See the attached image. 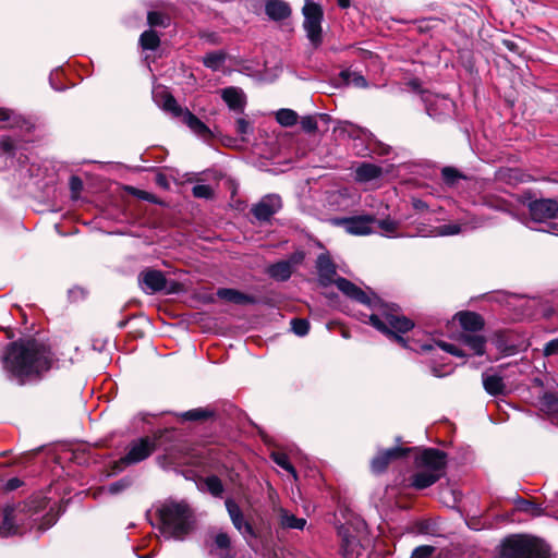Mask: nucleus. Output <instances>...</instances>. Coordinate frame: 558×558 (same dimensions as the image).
<instances>
[{"mask_svg":"<svg viewBox=\"0 0 558 558\" xmlns=\"http://www.w3.org/2000/svg\"><path fill=\"white\" fill-rule=\"evenodd\" d=\"M182 433L175 427L156 429L150 436L155 451L161 449L167 454H171L174 451L178 445L182 442Z\"/></svg>","mask_w":558,"mask_h":558,"instance_id":"13","label":"nucleus"},{"mask_svg":"<svg viewBox=\"0 0 558 558\" xmlns=\"http://www.w3.org/2000/svg\"><path fill=\"white\" fill-rule=\"evenodd\" d=\"M159 531L175 539H184L194 527L193 511L185 502L169 501L156 510Z\"/></svg>","mask_w":558,"mask_h":558,"instance_id":"3","label":"nucleus"},{"mask_svg":"<svg viewBox=\"0 0 558 558\" xmlns=\"http://www.w3.org/2000/svg\"><path fill=\"white\" fill-rule=\"evenodd\" d=\"M0 148L9 157H14L15 154H16L15 141L12 137L8 136V135L1 136V138H0Z\"/></svg>","mask_w":558,"mask_h":558,"instance_id":"49","label":"nucleus"},{"mask_svg":"<svg viewBox=\"0 0 558 558\" xmlns=\"http://www.w3.org/2000/svg\"><path fill=\"white\" fill-rule=\"evenodd\" d=\"M125 191L131 194L132 196H135L136 198L138 199H142V201H147L151 204H159V199L157 198L156 195L147 192V191H144V190H140V189H136L134 186H125Z\"/></svg>","mask_w":558,"mask_h":558,"instance_id":"43","label":"nucleus"},{"mask_svg":"<svg viewBox=\"0 0 558 558\" xmlns=\"http://www.w3.org/2000/svg\"><path fill=\"white\" fill-rule=\"evenodd\" d=\"M303 15V29L306 33V37L314 49L322 46L324 41L323 21H324V9L322 4L314 0H304L302 7Z\"/></svg>","mask_w":558,"mask_h":558,"instance_id":"6","label":"nucleus"},{"mask_svg":"<svg viewBox=\"0 0 558 558\" xmlns=\"http://www.w3.org/2000/svg\"><path fill=\"white\" fill-rule=\"evenodd\" d=\"M292 272L289 263L283 259L269 265L267 268L269 277L281 282L289 280Z\"/></svg>","mask_w":558,"mask_h":558,"instance_id":"30","label":"nucleus"},{"mask_svg":"<svg viewBox=\"0 0 558 558\" xmlns=\"http://www.w3.org/2000/svg\"><path fill=\"white\" fill-rule=\"evenodd\" d=\"M498 558H556V555L542 538L512 534L502 539Z\"/></svg>","mask_w":558,"mask_h":558,"instance_id":"4","label":"nucleus"},{"mask_svg":"<svg viewBox=\"0 0 558 558\" xmlns=\"http://www.w3.org/2000/svg\"><path fill=\"white\" fill-rule=\"evenodd\" d=\"M539 401L548 412L558 414V392L545 391Z\"/></svg>","mask_w":558,"mask_h":558,"instance_id":"40","label":"nucleus"},{"mask_svg":"<svg viewBox=\"0 0 558 558\" xmlns=\"http://www.w3.org/2000/svg\"><path fill=\"white\" fill-rule=\"evenodd\" d=\"M291 329L292 331L300 337H304L310 331V322L306 318L295 317L291 319Z\"/></svg>","mask_w":558,"mask_h":558,"instance_id":"45","label":"nucleus"},{"mask_svg":"<svg viewBox=\"0 0 558 558\" xmlns=\"http://www.w3.org/2000/svg\"><path fill=\"white\" fill-rule=\"evenodd\" d=\"M24 501L25 504H29L27 505L29 508V515H34L43 511L48 504L47 498L41 496H33Z\"/></svg>","mask_w":558,"mask_h":558,"instance_id":"42","label":"nucleus"},{"mask_svg":"<svg viewBox=\"0 0 558 558\" xmlns=\"http://www.w3.org/2000/svg\"><path fill=\"white\" fill-rule=\"evenodd\" d=\"M378 226L381 230H384L387 233H395L399 227L397 221L391 220L389 218L379 220Z\"/></svg>","mask_w":558,"mask_h":558,"instance_id":"57","label":"nucleus"},{"mask_svg":"<svg viewBox=\"0 0 558 558\" xmlns=\"http://www.w3.org/2000/svg\"><path fill=\"white\" fill-rule=\"evenodd\" d=\"M155 452L150 436L133 439L128 447V452L110 465L111 474L122 472L126 466L137 464L148 459Z\"/></svg>","mask_w":558,"mask_h":558,"instance_id":"7","label":"nucleus"},{"mask_svg":"<svg viewBox=\"0 0 558 558\" xmlns=\"http://www.w3.org/2000/svg\"><path fill=\"white\" fill-rule=\"evenodd\" d=\"M216 294L219 299L236 305H254L259 303L258 298L255 295L232 288H219Z\"/></svg>","mask_w":558,"mask_h":558,"instance_id":"21","label":"nucleus"},{"mask_svg":"<svg viewBox=\"0 0 558 558\" xmlns=\"http://www.w3.org/2000/svg\"><path fill=\"white\" fill-rule=\"evenodd\" d=\"M192 194L196 198L210 199L214 197V190L207 184H197L192 187Z\"/></svg>","mask_w":558,"mask_h":558,"instance_id":"48","label":"nucleus"},{"mask_svg":"<svg viewBox=\"0 0 558 558\" xmlns=\"http://www.w3.org/2000/svg\"><path fill=\"white\" fill-rule=\"evenodd\" d=\"M352 83L356 86V87H366L367 86V81L366 78L361 75V74H357V73H353L352 74Z\"/></svg>","mask_w":558,"mask_h":558,"instance_id":"63","label":"nucleus"},{"mask_svg":"<svg viewBox=\"0 0 558 558\" xmlns=\"http://www.w3.org/2000/svg\"><path fill=\"white\" fill-rule=\"evenodd\" d=\"M0 360L8 378L20 386L41 381L48 372L59 368V359L51 345L34 337L5 344Z\"/></svg>","mask_w":558,"mask_h":558,"instance_id":"1","label":"nucleus"},{"mask_svg":"<svg viewBox=\"0 0 558 558\" xmlns=\"http://www.w3.org/2000/svg\"><path fill=\"white\" fill-rule=\"evenodd\" d=\"M383 174V169L374 163L363 162L355 170V179L359 182H368L378 179Z\"/></svg>","mask_w":558,"mask_h":558,"instance_id":"29","label":"nucleus"},{"mask_svg":"<svg viewBox=\"0 0 558 558\" xmlns=\"http://www.w3.org/2000/svg\"><path fill=\"white\" fill-rule=\"evenodd\" d=\"M462 228L458 223H447L435 228L434 234L437 236L456 235L461 232Z\"/></svg>","mask_w":558,"mask_h":558,"instance_id":"46","label":"nucleus"},{"mask_svg":"<svg viewBox=\"0 0 558 558\" xmlns=\"http://www.w3.org/2000/svg\"><path fill=\"white\" fill-rule=\"evenodd\" d=\"M306 524V520L298 518L294 514L289 513L287 510H280V525L283 529H295L303 530Z\"/></svg>","mask_w":558,"mask_h":558,"instance_id":"34","label":"nucleus"},{"mask_svg":"<svg viewBox=\"0 0 558 558\" xmlns=\"http://www.w3.org/2000/svg\"><path fill=\"white\" fill-rule=\"evenodd\" d=\"M376 221L373 215H361L343 217L337 220V225L342 226L345 231L353 235H367L373 232L372 225Z\"/></svg>","mask_w":558,"mask_h":558,"instance_id":"16","label":"nucleus"},{"mask_svg":"<svg viewBox=\"0 0 558 558\" xmlns=\"http://www.w3.org/2000/svg\"><path fill=\"white\" fill-rule=\"evenodd\" d=\"M147 24L149 26V29H154L155 27L167 28L171 24V17L168 13H165L162 11H148Z\"/></svg>","mask_w":558,"mask_h":558,"instance_id":"32","label":"nucleus"},{"mask_svg":"<svg viewBox=\"0 0 558 558\" xmlns=\"http://www.w3.org/2000/svg\"><path fill=\"white\" fill-rule=\"evenodd\" d=\"M318 283L322 287L331 286L337 279V266L328 253H320L316 259Z\"/></svg>","mask_w":558,"mask_h":558,"instance_id":"17","label":"nucleus"},{"mask_svg":"<svg viewBox=\"0 0 558 558\" xmlns=\"http://www.w3.org/2000/svg\"><path fill=\"white\" fill-rule=\"evenodd\" d=\"M227 59V53L222 50L211 51L204 56L203 64L213 71L219 70Z\"/></svg>","mask_w":558,"mask_h":558,"instance_id":"35","label":"nucleus"},{"mask_svg":"<svg viewBox=\"0 0 558 558\" xmlns=\"http://www.w3.org/2000/svg\"><path fill=\"white\" fill-rule=\"evenodd\" d=\"M137 281L142 290L153 294L167 288L168 280L161 270L150 267L144 268L137 276Z\"/></svg>","mask_w":558,"mask_h":558,"instance_id":"14","label":"nucleus"},{"mask_svg":"<svg viewBox=\"0 0 558 558\" xmlns=\"http://www.w3.org/2000/svg\"><path fill=\"white\" fill-rule=\"evenodd\" d=\"M253 131H254V128H253L251 121H248L247 119L238 118L235 120V132H236V134H239L241 136V140L243 142L246 141L245 135L252 134Z\"/></svg>","mask_w":558,"mask_h":558,"instance_id":"44","label":"nucleus"},{"mask_svg":"<svg viewBox=\"0 0 558 558\" xmlns=\"http://www.w3.org/2000/svg\"><path fill=\"white\" fill-rule=\"evenodd\" d=\"M282 208V199L279 195L269 194L264 196L251 208L252 215L259 222L270 221L271 217Z\"/></svg>","mask_w":558,"mask_h":558,"instance_id":"15","label":"nucleus"},{"mask_svg":"<svg viewBox=\"0 0 558 558\" xmlns=\"http://www.w3.org/2000/svg\"><path fill=\"white\" fill-rule=\"evenodd\" d=\"M69 186L72 193V197L76 198L80 193L83 191V181L77 175H71L69 181Z\"/></svg>","mask_w":558,"mask_h":558,"instance_id":"54","label":"nucleus"},{"mask_svg":"<svg viewBox=\"0 0 558 558\" xmlns=\"http://www.w3.org/2000/svg\"><path fill=\"white\" fill-rule=\"evenodd\" d=\"M340 538V553L343 558H357L364 549L366 538V524L363 521L347 522L338 527Z\"/></svg>","mask_w":558,"mask_h":558,"instance_id":"5","label":"nucleus"},{"mask_svg":"<svg viewBox=\"0 0 558 558\" xmlns=\"http://www.w3.org/2000/svg\"><path fill=\"white\" fill-rule=\"evenodd\" d=\"M207 490L214 497H221L225 492L223 484L217 475H209L204 480Z\"/></svg>","mask_w":558,"mask_h":558,"instance_id":"39","label":"nucleus"},{"mask_svg":"<svg viewBox=\"0 0 558 558\" xmlns=\"http://www.w3.org/2000/svg\"><path fill=\"white\" fill-rule=\"evenodd\" d=\"M173 415L181 422H196L206 423L208 421H216L218 412L211 407L195 408L184 412H177Z\"/></svg>","mask_w":558,"mask_h":558,"instance_id":"18","label":"nucleus"},{"mask_svg":"<svg viewBox=\"0 0 558 558\" xmlns=\"http://www.w3.org/2000/svg\"><path fill=\"white\" fill-rule=\"evenodd\" d=\"M332 284H336L345 296L379 313L369 315L371 326L400 347L412 349L409 339L403 335L411 331L415 327V323L401 313V307L397 303L384 301L369 288V293H367L343 277H337Z\"/></svg>","mask_w":558,"mask_h":558,"instance_id":"2","label":"nucleus"},{"mask_svg":"<svg viewBox=\"0 0 558 558\" xmlns=\"http://www.w3.org/2000/svg\"><path fill=\"white\" fill-rule=\"evenodd\" d=\"M414 450H416V447H393L385 450H378V452L371 460V472L375 475L383 474L387 471L389 464L392 461L408 457Z\"/></svg>","mask_w":558,"mask_h":558,"instance_id":"11","label":"nucleus"},{"mask_svg":"<svg viewBox=\"0 0 558 558\" xmlns=\"http://www.w3.org/2000/svg\"><path fill=\"white\" fill-rule=\"evenodd\" d=\"M459 340L472 350L475 355L482 356L486 352V338L484 336L461 333Z\"/></svg>","mask_w":558,"mask_h":558,"instance_id":"28","label":"nucleus"},{"mask_svg":"<svg viewBox=\"0 0 558 558\" xmlns=\"http://www.w3.org/2000/svg\"><path fill=\"white\" fill-rule=\"evenodd\" d=\"M23 485V481L19 477H12L4 485L5 492H13Z\"/></svg>","mask_w":558,"mask_h":558,"instance_id":"59","label":"nucleus"},{"mask_svg":"<svg viewBox=\"0 0 558 558\" xmlns=\"http://www.w3.org/2000/svg\"><path fill=\"white\" fill-rule=\"evenodd\" d=\"M181 121L194 134H196L204 141H210L214 138L213 131L201 119H198L192 111H190V110L185 111V114L182 117Z\"/></svg>","mask_w":558,"mask_h":558,"instance_id":"24","label":"nucleus"},{"mask_svg":"<svg viewBox=\"0 0 558 558\" xmlns=\"http://www.w3.org/2000/svg\"><path fill=\"white\" fill-rule=\"evenodd\" d=\"M408 86L415 93L423 94L425 90L422 87V82L418 78H412L409 81Z\"/></svg>","mask_w":558,"mask_h":558,"instance_id":"62","label":"nucleus"},{"mask_svg":"<svg viewBox=\"0 0 558 558\" xmlns=\"http://www.w3.org/2000/svg\"><path fill=\"white\" fill-rule=\"evenodd\" d=\"M160 44V36L155 29H146L140 35L138 45L145 51H156Z\"/></svg>","mask_w":558,"mask_h":558,"instance_id":"31","label":"nucleus"},{"mask_svg":"<svg viewBox=\"0 0 558 558\" xmlns=\"http://www.w3.org/2000/svg\"><path fill=\"white\" fill-rule=\"evenodd\" d=\"M226 509L230 517V520L235 527L244 537L250 536L251 538H259L260 532L253 524L250 519H246L240 506L231 498H228L225 502Z\"/></svg>","mask_w":558,"mask_h":558,"instance_id":"12","label":"nucleus"},{"mask_svg":"<svg viewBox=\"0 0 558 558\" xmlns=\"http://www.w3.org/2000/svg\"><path fill=\"white\" fill-rule=\"evenodd\" d=\"M453 319L459 323L462 330L469 333L481 331L485 327L484 317L472 311H460L454 314Z\"/></svg>","mask_w":558,"mask_h":558,"instance_id":"19","label":"nucleus"},{"mask_svg":"<svg viewBox=\"0 0 558 558\" xmlns=\"http://www.w3.org/2000/svg\"><path fill=\"white\" fill-rule=\"evenodd\" d=\"M58 521V514L54 513L52 511V509L47 512L43 518H41V521L38 525V530L40 532H45L47 531L48 529H50L52 525L56 524V522Z\"/></svg>","mask_w":558,"mask_h":558,"instance_id":"50","label":"nucleus"},{"mask_svg":"<svg viewBox=\"0 0 558 558\" xmlns=\"http://www.w3.org/2000/svg\"><path fill=\"white\" fill-rule=\"evenodd\" d=\"M265 14L272 22H282L292 15V8L284 0H265Z\"/></svg>","mask_w":558,"mask_h":558,"instance_id":"20","label":"nucleus"},{"mask_svg":"<svg viewBox=\"0 0 558 558\" xmlns=\"http://www.w3.org/2000/svg\"><path fill=\"white\" fill-rule=\"evenodd\" d=\"M300 123L305 133L314 134L318 131L317 121L313 116L303 117Z\"/></svg>","mask_w":558,"mask_h":558,"instance_id":"52","label":"nucleus"},{"mask_svg":"<svg viewBox=\"0 0 558 558\" xmlns=\"http://www.w3.org/2000/svg\"><path fill=\"white\" fill-rule=\"evenodd\" d=\"M523 204L526 206L531 219L535 222H544L558 216V202L555 198L534 199L532 194L529 193Z\"/></svg>","mask_w":558,"mask_h":558,"instance_id":"9","label":"nucleus"},{"mask_svg":"<svg viewBox=\"0 0 558 558\" xmlns=\"http://www.w3.org/2000/svg\"><path fill=\"white\" fill-rule=\"evenodd\" d=\"M515 509L521 512H526L532 514L533 517H539L544 514V510L539 504H536L533 500H529L518 496L514 500Z\"/></svg>","mask_w":558,"mask_h":558,"instance_id":"33","label":"nucleus"},{"mask_svg":"<svg viewBox=\"0 0 558 558\" xmlns=\"http://www.w3.org/2000/svg\"><path fill=\"white\" fill-rule=\"evenodd\" d=\"M132 484H133L132 478L130 476H124V477L120 478L119 481L111 483L108 486V492L111 495H117V494L128 489L129 487H131Z\"/></svg>","mask_w":558,"mask_h":558,"instance_id":"47","label":"nucleus"},{"mask_svg":"<svg viewBox=\"0 0 558 558\" xmlns=\"http://www.w3.org/2000/svg\"><path fill=\"white\" fill-rule=\"evenodd\" d=\"M487 205L490 208L497 209L499 211H505V213H508L510 210V206H511V204L508 201L500 198V197H497V198L488 202Z\"/></svg>","mask_w":558,"mask_h":558,"instance_id":"55","label":"nucleus"},{"mask_svg":"<svg viewBox=\"0 0 558 558\" xmlns=\"http://www.w3.org/2000/svg\"><path fill=\"white\" fill-rule=\"evenodd\" d=\"M418 453L415 456L414 463L417 468H425L429 472L444 474L447 468L448 456L445 451L428 447L424 449L416 448Z\"/></svg>","mask_w":558,"mask_h":558,"instance_id":"10","label":"nucleus"},{"mask_svg":"<svg viewBox=\"0 0 558 558\" xmlns=\"http://www.w3.org/2000/svg\"><path fill=\"white\" fill-rule=\"evenodd\" d=\"M412 206L418 213L426 211L428 209L427 203L421 198H412Z\"/></svg>","mask_w":558,"mask_h":558,"instance_id":"60","label":"nucleus"},{"mask_svg":"<svg viewBox=\"0 0 558 558\" xmlns=\"http://www.w3.org/2000/svg\"><path fill=\"white\" fill-rule=\"evenodd\" d=\"M501 45L506 47L510 52L518 57H522L524 53V49L521 47V45L513 39L510 38H504L501 40Z\"/></svg>","mask_w":558,"mask_h":558,"instance_id":"53","label":"nucleus"},{"mask_svg":"<svg viewBox=\"0 0 558 558\" xmlns=\"http://www.w3.org/2000/svg\"><path fill=\"white\" fill-rule=\"evenodd\" d=\"M436 548L432 545H420L412 551V558H430Z\"/></svg>","mask_w":558,"mask_h":558,"instance_id":"51","label":"nucleus"},{"mask_svg":"<svg viewBox=\"0 0 558 558\" xmlns=\"http://www.w3.org/2000/svg\"><path fill=\"white\" fill-rule=\"evenodd\" d=\"M298 119V113L292 109H280L276 113L277 122L284 128L293 126L294 124H296Z\"/></svg>","mask_w":558,"mask_h":558,"instance_id":"38","label":"nucleus"},{"mask_svg":"<svg viewBox=\"0 0 558 558\" xmlns=\"http://www.w3.org/2000/svg\"><path fill=\"white\" fill-rule=\"evenodd\" d=\"M436 345L439 347L442 351H445L451 355H453V353L456 352V347H457L452 343H449V342H446L442 340L437 341Z\"/></svg>","mask_w":558,"mask_h":558,"instance_id":"61","label":"nucleus"},{"mask_svg":"<svg viewBox=\"0 0 558 558\" xmlns=\"http://www.w3.org/2000/svg\"><path fill=\"white\" fill-rule=\"evenodd\" d=\"M305 253L301 250H298L293 252L288 259H283L284 262H288L290 265V268L293 270L294 266L301 265L304 262Z\"/></svg>","mask_w":558,"mask_h":558,"instance_id":"56","label":"nucleus"},{"mask_svg":"<svg viewBox=\"0 0 558 558\" xmlns=\"http://www.w3.org/2000/svg\"><path fill=\"white\" fill-rule=\"evenodd\" d=\"M155 182L158 186L160 187H163V189H168L169 187V181H168V178L166 177V174L159 172L156 178H155Z\"/></svg>","mask_w":558,"mask_h":558,"instance_id":"64","label":"nucleus"},{"mask_svg":"<svg viewBox=\"0 0 558 558\" xmlns=\"http://www.w3.org/2000/svg\"><path fill=\"white\" fill-rule=\"evenodd\" d=\"M482 381L485 391L493 397L505 396L507 393V386L500 375L483 373Z\"/></svg>","mask_w":558,"mask_h":558,"instance_id":"25","label":"nucleus"},{"mask_svg":"<svg viewBox=\"0 0 558 558\" xmlns=\"http://www.w3.org/2000/svg\"><path fill=\"white\" fill-rule=\"evenodd\" d=\"M466 179L468 177L454 167L447 166L441 169V180L449 187L454 186L459 180Z\"/></svg>","mask_w":558,"mask_h":558,"instance_id":"36","label":"nucleus"},{"mask_svg":"<svg viewBox=\"0 0 558 558\" xmlns=\"http://www.w3.org/2000/svg\"><path fill=\"white\" fill-rule=\"evenodd\" d=\"M441 477V473L429 471L417 472L411 476V486L417 490L430 487Z\"/></svg>","mask_w":558,"mask_h":558,"instance_id":"27","label":"nucleus"},{"mask_svg":"<svg viewBox=\"0 0 558 558\" xmlns=\"http://www.w3.org/2000/svg\"><path fill=\"white\" fill-rule=\"evenodd\" d=\"M271 459L274 462L282 468L284 471L291 473L294 477L296 476V470L291 463L289 457L283 452H272Z\"/></svg>","mask_w":558,"mask_h":558,"instance_id":"41","label":"nucleus"},{"mask_svg":"<svg viewBox=\"0 0 558 558\" xmlns=\"http://www.w3.org/2000/svg\"><path fill=\"white\" fill-rule=\"evenodd\" d=\"M162 109L171 112L175 118H181L185 114V111H187V108H182L174 96L170 93H166L162 97Z\"/></svg>","mask_w":558,"mask_h":558,"instance_id":"37","label":"nucleus"},{"mask_svg":"<svg viewBox=\"0 0 558 558\" xmlns=\"http://www.w3.org/2000/svg\"><path fill=\"white\" fill-rule=\"evenodd\" d=\"M543 353L545 356H550V355L557 354L558 353V338H555V339L548 341L543 349Z\"/></svg>","mask_w":558,"mask_h":558,"instance_id":"58","label":"nucleus"},{"mask_svg":"<svg viewBox=\"0 0 558 558\" xmlns=\"http://www.w3.org/2000/svg\"><path fill=\"white\" fill-rule=\"evenodd\" d=\"M25 501L7 505L3 508V518L0 524V535L9 537L23 533L25 520L29 518V508Z\"/></svg>","mask_w":558,"mask_h":558,"instance_id":"8","label":"nucleus"},{"mask_svg":"<svg viewBox=\"0 0 558 558\" xmlns=\"http://www.w3.org/2000/svg\"><path fill=\"white\" fill-rule=\"evenodd\" d=\"M221 98L230 110L243 112L246 105V97L242 89L230 86L221 90Z\"/></svg>","mask_w":558,"mask_h":558,"instance_id":"22","label":"nucleus"},{"mask_svg":"<svg viewBox=\"0 0 558 558\" xmlns=\"http://www.w3.org/2000/svg\"><path fill=\"white\" fill-rule=\"evenodd\" d=\"M216 558H235L236 554L231 547V538L226 532H219L214 537V545L209 550Z\"/></svg>","mask_w":558,"mask_h":558,"instance_id":"23","label":"nucleus"},{"mask_svg":"<svg viewBox=\"0 0 558 558\" xmlns=\"http://www.w3.org/2000/svg\"><path fill=\"white\" fill-rule=\"evenodd\" d=\"M525 174L518 168L501 167L495 173V179L499 182L515 185L525 181Z\"/></svg>","mask_w":558,"mask_h":558,"instance_id":"26","label":"nucleus"}]
</instances>
